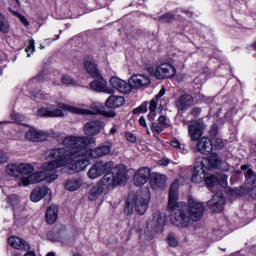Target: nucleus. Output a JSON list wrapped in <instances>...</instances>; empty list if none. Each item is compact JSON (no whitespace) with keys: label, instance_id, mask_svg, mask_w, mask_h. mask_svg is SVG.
Instances as JSON below:
<instances>
[{"label":"nucleus","instance_id":"f257e3e1","mask_svg":"<svg viewBox=\"0 0 256 256\" xmlns=\"http://www.w3.org/2000/svg\"><path fill=\"white\" fill-rule=\"evenodd\" d=\"M87 143H95L92 138L67 136L62 140V145L66 148H56L48 154V162L41 165V171L36 172L30 177L32 182L46 181L53 183L59 179L57 169L64 167L69 161H73L75 157L84 155L87 149Z\"/></svg>","mask_w":256,"mask_h":256},{"label":"nucleus","instance_id":"f03ea898","mask_svg":"<svg viewBox=\"0 0 256 256\" xmlns=\"http://www.w3.org/2000/svg\"><path fill=\"white\" fill-rule=\"evenodd\" d=\"M179 201V183L177 180L171 184L168 195V209L170 211V222L174 227L185 229L191 223V216L187 205Z\"/></svg>","mask_w":256,"mask_h":256},{"label":"nucleus","instance_id":"7ed1b4c3","mask_svg":"<svg viewBox=\"0 0 256 256\" xmlns=\"http://www.w3.org/2000/svg\"><path fill=\"white\" fill-rule=\"evenodd\" d=\"M59 109L75 113L76 115H104V117H115V111H104L103 107L97 103L90 105V109L77 108L65 104H59Z\"/></svg>","mask_w":256,"mask_h":256},{"label":"nucleus","instance_id":"20e7f679","mask_svg":"<svg viewBox=\"0 0 256 256\" xmlns=\"http://www.w3.org/2000/svg\"><path fill=\"white\" fill-rule=\"evenodd\" d=\"M165 225V215L160 211L154 213L153 217L148 220L146 227L144 229L145 235L148 236V239H153V236L163 229Z\"/></svg>","mask_w":256,"mask_h":256},{"label":"nucleus","instance_id":"39448f33","mask_svg":"<svg viewBox=\"0 0 256 256\" xmlns=\"http://www.w3.org/2000/svg\"><path fill=\"white\" fill-rule=\"evenodd\" d=\"M19 165V171H20V177L16 179V183H18V187H27V185H33L35 183H41V181L33 182L31 177L35 175L37 172L33 173L35 171V167L29 163H20Z\"/></svg>","mask_w":256,"mask_h":256},{"label":"nucleus","instance_id":"423d86ee","mask_svg":"<svg viewBox=\"0 0 256 256\" xmlns=\"http://www.w3.org/2000/svg\"><path fill=\"white\" fill-rule=\"evenodd\" d=\"M187 210L191 221L196 223L197 221H201V219H203V215L205 213V203L190 196L188 198Z\"/></svg>","mask_w":256,"mask_h":256},{"label":"nucleus","instance_id":"0eeeda50","mask_svg":"<svg viewBox=\"0 0 256 256\" xmlns=\"http://www.w3.org/2000/svg\"><path fill=\"white\" fill-rule=\"evenodd\" d=\"M89 145H95V142H89L86 144V150L84 154L75 157L76 159L72 164L69 165V169L71 171H74V173H81V171H84V169H87L89 165H91V156L88 152Z\"/></svg>","mask_w":256,"mask_h":256},{"label":"nucleus","instance_id":"6e6552de","mask_svg":"<svg viewBox=\"0 0 256 256\" xmlns=\"http://www.w3.org/2000/svg\"><path fill=\"white\" fill-rule=\"evenodd\" d=\"M148 73H153L156 79H172L176 75L177 69L170 63H162L157 66L155 71L153 68H148Z\"/></svg>","mask_w":256,"mask_h":256},{"label":"nucleus","instance_id":"1a4fd4ad","mask_svg":"<svg viewBox=\"0 0 256 256\" xmlns=\"http://www.w3.org/2000/svg\"><path fill=\"white\" fill-rule=\"evenodd\" d=\"M112 168H113V161L96 162L88 170L87 177L88 179H99V177H101L102 175H105V173H108V171H111Z\"/></svg>","mask_w":256,"mask_h":256},{"label":"nucleus","instance_id":"9d476101","mask_svg":"<svg viewBox=\"0 0 256 256\" xmlns=\"http://www.w3.org/2000/svg\"><path fill=\"white\" fill-rule=\"evenodd\" d=\"M133 205L138 215H145L149 208V192H137L133 199Z\"/></svg>","mask_w":256,"mask_h":256},{"label":"nucleus","instance_id":"9b49d317","mask_svg":"<svg viewBox=\"0 0 256 256\" xmlns=\"http://www.w3.org/2000/svg\"><path fill=\"white\" fill-rule=\"evenodd\" d=\"M104 127L105 124H103V122L99 120L87 122L83 128L84 134H86V136L82 137L93 139L95 143V138L93 137L99 135L101 133V129H103Z\"/></svg>","mask_w":256,"mask_h":256},{"label":"nucleus","instance_id":"f8f14e48","mask_svg":"<svg viewBox=\"0 0 256 256\" xmlns=\"http://www.w3.org/2000/svg\"><path fill=\"white\" fill-rule=\"evenodd\" d=\"M203 131H205V123L201 120H196L188 126L191 141H199L203 137Z\"/></svg>","mask_w":256,"mask_h":256},{"label":"nucleus","instance_id":"ddd939ff","mask_svg":"<svg viewBox=\"0 0 256 256\" xmlns=\"http://www.w3.org/2000/svg\"><path fill=\"white\" fill-rule=\"evenodd\" d=\"M221 159L215 153L210 154L207 158L202 161V165L207 169H220V171H229V165L224 164L221 166Z\"/></svg>","mask_w":256,"mask_h":256},{"label":"nucleus","instance_id":"4468645a","mask_svg":"<svg viewBox=\"0 0 256 256\" xmlns=\"http://www.w3.org/2000/svg\"><path fill=\"white\" fill-rule=\"evenodd\" d=\"M207 207L213 213H221L223 211V207H225V197L223 196V192L219 191L215 194L212 199L207 202Z\"/></svg>","mask_w":256,"mask_h":256},{"label":"nucleus","instance_id":"2eb2a0df","mask_svg":"<svg viewBox=\"0 0 256 256\" xmlns=\"http://www.w3.org/2000/svg\"><path fill=\"white\" fill-rule=\"evenodd\" d=\"M90 89L97 93H108L109 95L113 93V89L107 87V81L103 79L101 74L94 77V81L90 82Z\"/></svg>","mask_w":256,"mask_h":256},{"label":"nucleus","instance_id":"dca6fc26","mask_svg":"<svg viewBox=\"0 0 256 256\" xmlns=\"http://www.w3.org/2000/svg\"><path fill=\"white\" fill-rule=\"evenodd\" d=\"M150 187H152L154 191L165 189V187H167V177L165 174L157 172L150 174Z\"/></svg>","mask_w":256,"mask_h":256},{"label":"nucleus","instance_id":"f3484780","mask_svg":"<svg viewBox=\"0 0 256 256\" xmlns=\"http://www.w3.org/2000/svg\"><path fill=\"white\" fill-rule=\"evenodd\" d=\"M128 83H130L131 89H143L151 85V80L145 75L136 74L128 80Z\"/></svg>","mask_w":256,"mask_h":256},{"label":"nucleus","instance_id":"a211bd4d","mask_svg":"<svg viewBox=\"0 0 256 256\" xmlns=\"http://www.w3.org/2000/svg\"><path fill=\"white\" fill-rule=\"evenodd\" d=\"M110 85L113 87V89H116V91H119V93H123L125 95H128V93H131V83H127V81L122 80L119 77H112L110 78Z\"/></svg>","mask_w":256,"mask_h":256},{"label":"nucleus","instance_id":"6ab92c4d","mask_svg":"<svg viewBox=\"0 0 256 256\" xmlns=\"http://www.w3.org/2000/svg\"><path fill=\"white\" fill-rule=\"evenodd\" d=\"M149 177L151 178V169L148 167L140 168L134 175V185L136 187H143L149 181Z\"/></svg>","mask_w":256,"mask_h":256},{"label":"nucleus","instance_id":"aec40b11","mask_svg":"<svg viewBox=\"0 0 256 256\" xmlns=\"http://www.w3.org/2000/svg\"><path fill=\"white\" fill-rule=\"evenodd\" d=\"M8 245L17 251H31V245H29L23 238H19L17 236L8 238Z\"/></svg>","mask_w":256,"mask_h":256},{"label":"nucleus","instance_id":"412c9836","mask_svg":"<svg viewBox=\"0 0 256 256\" xmlns=\"http://www.w3.org/2000/svg\"><path fill=\"white\" fill-rule=\"evenodd\" d=\"M110 171H112L114 175V181L116 185L127 183V169L125 166H115V163L113 162V168Z\"/></svg>","mask_w":256,"mask_h":256},{"label":"nucleus","instance_id":"4be33fe9","mask_svg":"<svg viewBox=\"0 0 256 256\" xmlns=\"http://www.w3.org/2000/svg\"><path fill=\"white\" fill-rule=\"evenodd\" d=\"M112 147L113 146L108 143V144H104V145L98 146L95 149L90 150L89 146H88V155H90L91 159L105 157V155H109V153H111Z\"/></svg>","mask_w":256,"mask_h":256},{"label":"nucleus","instance_id":"5701e85b","mask_svg":"<svg viewBox=\"0 0 256 256\" xmlns=\"http://www.w3.org/2000/svg\"><path fill=\"white\" fill-rule=\"evenodd\" d=\"M47 195L51 197V189H49V187L47 186H41L35 188L31 192L30 199L31 201H33V203H39V201H41V199H43L44 197H47Z\"/></svg>","mask_w":256,"mask_h":256},{"label":"nucleus","instance_id":"b1692460","mask_svg":"<svg viewBox=\"0 0 256 256\" xmlns=\"http://www.w3.org/2000/svg\"><path fill=\"white\" fill-rule=\"evenodd\" d=\"M196 149L198 153H201L202 155H209V153L213 151V143H211V140L208 138L202 137L198 141Z\"/></svg>","mask_w":256,"mask_h":256},{"label":"nucleus","instance_id":"393cba45","mask_svg":"<svg viewBox=\"0 0 256 256\" xmlns=\"http://www.w3.org/2000/svg\"><path fill=\"white\" fill-rule=\"evenodd\" d=\"M25 138L28 139V141L37 143L39 141H45L47 139V134L35 128H30L29 131L26 132Z\"/></svg>","mask_w":256,"mask_h":256},{"label":"nucleus","instance_id":"a878e982","mask_svg":"<svg viewBox=\"0 0 256 256\" xmlns=\"http://www.w3.org/2000/svg\"><path fill=\"white\" fill-rule=\"evenodd\" d=\"M193 105V96L183 94L176 100V107L178 111H187L188 107Z\"/></svg>","mask_w":256,"mask_h":256},{"label":"nucleus","instance_id":"bb28decb","mask_svg":"<svg viewBox=\"0 0 256 256\" xmlns=\"http://www.w3.org/2000/svg\"><path fill=\"white\" fill-rule=\"evenodd\" d=\"M39 117H63V110L59 108H40L37 112Z\"/></svg>","mask_w":256,"mask_h":256},{"label":"nucleus","instance_id":"cd10ccee","mask_svg":"<svg viewBox=\"0 0 256 256\" xmlns=\"http://www.w3.org/2000/svg\"><path fill=\"white\" fill-rule=\"evenodd\" d=\"M46 223L48 225H53L56 223L57 218L59 217V208L55 205H51L46 210Z\"/></svg>","mask_w":256,"mask_h":256},{"label":"nucleus","instance_id":"c85d7f7f","mask_svg":"<svg viewBox=\"0 0 256 256\" xmlns=\"http://www.w3.org/2000/svg\"><path fill=\"white\" fill-rule=\"evenodd\" d=\"M106 174L103 176L102 181L98 184L102 185L104 187V190L107 191V189H111V187H115L117 183H115V174H113V171L105 172Z\"/></svg>","mask_w":256,"mask_h":256},{"label":"nucleus","instance_id":"c756f323","mask_svg":"<svg viewBox=\"0 0 256 256\" xmlns=\"http://www.w3.org/2000/svg\"><path fill=\"white\" fill-rule=\"evenodd\" d=\"M105 105L110 109H117V107H122V105H125V98L122 96L112 95L106 100Z\"/></svg>","mask_w":256,"mask_h":256},{"label":"nucleus","instance_id":"7c9ffc66","mask_svg":"<svg viewBox=\"0 0 256 256\" xmlns=\"http://www.w3.org/2000/svg\"><path fill=\"white\" fill-rule=\"evenodd\" d=\"M105 187L101 184H96L94 187H92L88 194L89 201H97L103 193H105Z\"/></svg>","mask_w":256,"mask_h":256},{"label":"nucleus","instance_id":"2f4dec72","mask_svg":"<svg viewBox=\"0 0 256 256\" xmlns=\"http://www.w3.org/2000/svg\"><path fill=\"white\" fill-rule=\"evenodd\" d=\"M246 181L247 183H251L252 190L250 191V195L253 199H256V174L252 169H248L246 172Z\"/></svg>","mask_w":256,"mask_h":256},{"label":"nucleus","instance_id":"473e14b6","mask_svg":"<svg viewBox=\"0 0 256 256\" xmlns=\"http://www.w3.org/2000/svg\"><path fill=\"white\" fill-rule=\"evenodd\" d=\"M84 67L87 73L93 78L99 77V75H101V73H99V70L97 69V64H95L93 60L84 61Z\"/></svg>","mask_w":256,"mask_h":256},{"label":"nucleus","instance_id":"72a5a7b5","mask_svg":"<svg viewBox=\"0 0 256 256\" xmlns=\"http://www.w3.org/2000/svg\"><path fill=\"white\" fill-rule=\"evenodd\" d=\"M203 179H205V170L202 166L195 167L194 173L192 175V182L199 184L203 182Z\"/></svg>","mask_w":256,"mask_h":256},{"label":"nucleus","instance_id":"f704fd0d","mask_svg":"<svg viewBox=\"0 0 256 256\" xmlns=\"http://www.w3.org/2000/svg\"><path fill=\"white\" fill-rule=\"evenodd\" d=\"M64 187L67 191H77L81 187V180L79 179H68L65 181Z\"/></svg>","mask_w":256,"mask_h":256},{"label":"nucleus","instance_id":"c9c22d12","mask_svg":"<svg viewBox=\"0 0 256 256\" xmlns=\"http://www.w3.org/2000/svg\"><path fill=\"white\" fill-rule=\"evenodd\" d=\"M6 173L10 177H15V179H19L20 176V170H19V164H8L6 166Z\"/></svg>","mask_w":256,"mask_h":256},{"label":"nucleus","instance_id":"e433bc0d","mask_svg":"<svg viewBox=\"0 0 256 256\" xmlns=\"http://www.w3.org/2000/svg\"><path fill=\"white\" fill-rule=\"evenodd\" d=\"M61 83L69 87L71 85H77V80L67 74H64L61 76Z\"/></svg>","mask_w":256,"mask_h":256},{"label":"nucleus","instance_id":"4c0bfd02","mask_svg":"<svg viewBox=\"0 0 256 256\" xmlns=\"http://www.w3.org/2000/svg\"><path fill=\"white\" fill-rule=\"evenodd\" d=\"M0 31L2 33H9V22L5 19V16L0 13Z\"/></svg>","mask_w":256,"mask_h":256},{"label":"nucleus","instance_id":"58836bf2","mask_svg":"<svg viewBox=\"0 0 256 256\" xmlns=\"http://www.w3.org/2000/svg\"><path fill=\"white\" fill-rule=\"evenodd\" d=\"M160 23H173L175 21V14L168 12L159 18Z\"/></svg>","mask_w":256,"mask_h":256},{"label":"nucleus","instance_id":"ea45409f","mask_svg":"<svg viewBox=\"0 0 256 256\" xmlns=\"http://www.w3.org/2000/svg\"><path fill=\"white\" fill-rule=\"evenodd\" d=\"M204 179L207 187H215V184L219 183V178H217L215 175L207 176Z\"/></svg>","mask_w":256,"mask_h":256},{"label":"nucleus","instance_id":"a19ab883","mask_svg":"<svg viewBox=\"0 0 256 256\" xmlns=\"http://www.w3.org/2000/svg\"><path fill=\"white\" fill-rule=\"evenodd\" d=\"M27 57H31V54L35 52V40H29L28 47L25 49Z\"/></svg>","mask_w":256,"mask_h":256},{"label":"nucleus","instance_id":"79ce46f5","mask_svg":"<svg viewBox=\"0 0 256 256\" xmlns=\"http://www.w3.org/2000/svg\"><path fill=\"white\" fill-rule=\"evenodd\" d=\"M168 243H169L170 247H177V245H179L177 238L173 234H169Z\"/></svg>","mask_w":256,"mask_h":256},{"label":"nucleus","instance_id":"37998d69","mask_svg":"<svg viewBox=\"0 0 256 256\" xmlns=\"http://www.w3.org/2000/svg\"><path fill=\"white\" fill-rule=\"evenodd\" d=\"M11 119H12L13 121H15L16 123H23L24 117H23L21 114H19V113L13 112V113L11 114Z\"/></svg>","mask_w":256,"mask_h":256},{"label":"nucleus","instance_id":"c03bdc74","mask_svg":"<svg viewBox=\"0 0 256 256\" xmlns=\"http://www.w3.org/2000/svg\"><path fill=\"white\" fill-rule=\"evenodd\" d=\"M152 131L155 133H162L164 126H162L160 123H152Z\"/></svg>","mask_w":256,"mask_h":256},{"label":"nucleus","instance_id":"a18cd8bd","mask_svg":"<svg viewBox=\"0 0 256 256\" xmlns=\"http://www.w3.org/2000/svg\"><path fill=\"white\" fill-rule=\"evenodd\" d=\"M218 183L223 187L224 189L227 187V175L222 174L218 177Z\"/></svg>","mask_w":256,"mask_h":256},{"label":"nucleus","instance_id":"49530a36","mask_svg":"<svg viewBox=\"0 0 256 256\" xmlns=\"http://www.w3.org/2000/svg\"><path fill=\"white\" fill-rule=\"evenodd\" d=\"M214 147H216V149H223V147H225V142H223V139L221 138H215Z\"/></svg>","mask_w":256,"mask_h":256},{"label":"nucleus","instance_id":"de8ad7c7","mask_svg":"<svg viewBox=\"0 0 256 256\" xmlns=\"http://www.w3.org/2000/svg\"><path fill=\"white\" fill-rule=\"evenodd\" d=\"M147 112V105H140L133 110L134 115Z\"/></svg>","mask_w":256,"mask_h":256},{"label":"nucleus","instance_id":"09e8293b","mask_svg":"<svg viewBox=\"0 0 256 256\" xmlns=\"http://www.w3.org/2000/svg\"><path fill=\"white\" fill-rule=\"evenodd\" d=\"M7 161H9V156L3 150H0V165L7 163Z\"/></svg>","mask_w":256,"mask_h":256},{"label":"nucleus","instance_id":"8fccbe9b","mask_svg":"<svg viewBox=\"0 0 256 256\" xmlns=\"http://www.w3.org/2000/svg\"><path fill=\"white\" fill-rule=\"evenodd\" d=\"M170 145H171V147H174L175 149H180V151H183V149H184V146L181 143H179L178 140H172Z\"/></svg>","mask_w":256,"mask_h":256},{"label":"nucleus","instance_id":"3c124183","mask_svg":"<svg viewBox=\"0 0 256 256\" xmlns=\"http://www.w3.org/2000/svg\"><path fill=\"white\" fill-rule=\"evenodd\" d=\"M8 199L11 205H17V203H19V198L15 194L10 195Z\"/></svg>","mask_w":256,"mask_h":256},{"label":"nucleus","instance_id":"603ef678","mask_svg":"<svg viewBox=\"0 0 256 256\" xmlns=\"http://www.w3.org/2000/svg\"><path fill=\"white\" fill-rule=\"evenodd\" d=\"M158 123L165 129L167 127V117L161 115L158 119Z\"/></svg>","mask_w":256,"mask_h":256},{"label":"nucleus","instance_id":"864d4df0","mask_svg":"<svg viewBox=\"0 0 256 256\" xmlns=\"http://www.w3.org/2000/svg\"><path fill=\"white\" fill-rule=\"evenodd\" d=\"M124 211L127 215H131V213H133V205L131 204V202L126 203Z\"/></svg>","mask_w":256,"mask_h":256},{"label":"nucleus","instance_id":"5fc2aeb1","mask_svg":"<svg viewBox=\"0 0 256 256\" xmlns=\"http://www.w3.org/2000/svg\"><path fill=\"white\" fill-rule=\"evenodd\" d=\"M191 115H193L194 117H199V115H201V108L199 107H194L191 109L190 111Z\"/></svg>","mask_w":256,"mask_h":256},{"label":"nucleus","instance_id":"6e6d98bb","mask_svg":"<svg viewBox=\"0 0 256 256\" xmlns=\"http://www.w3.org/2000/svg\"><path fill=\"white\" fill-rule=\"evenodd\" d=\"M149 111H157V100L152 99L150 101Z\"/></svg>","mask_w":256,"mask_h":256},{"label":"nucleus","instance_id":"4d7b16f0","mask_svg":"<svg viewBox=\"0 0 256 256\" xmlns=\"http://www.w3.org/2000/svg\"><path fill=\"white\" fill-rule=\"evenodd\" d=\"M126 139L130 143H135V141H137V137H135V135H133L131 133H126Z\"/></svg>","mask_w":256,"mask_h":256},{"label":"nucleus","instance_id":"13d9d810","mask_svg":"<svg viewBox=\"0 0 256 256\" xmlns=\"http://www.w3.org/2000/svg\"><path fill=\"white\" fill-rule=\"evenodd\" d=\"M44 79H45V74L41 73V74H38L36 77H34V78L32 79V81H38V82H40V81H43Z\"/></svg>","mask_w":256,"mask_h":256},{"label":"nucleus","instance_id":"bf43d9fd","mask_svg":"<svg viewBox=\"0 0 256 256\" xmlns=\"http://www.w3.org/2000/svg\"><path fill=\"white\" fill-rule=\"evenodd\" d=\"M159 165H162L163 167H167L169 165V159L163 158L158 161Z\"/></svg>","mask_w":256,"mask_h":256},{"label":"nucleus","instance_id":"052dcab7","mask_svg":"<svg viewBox=\"0 0 256 256\" xmlns=\"http://www.w3.org/2000/svg\"><path fill=\"white\" fill-rule=\"evenodd\" d=\"M139 125H141V127H145L147 128V122L145 121V117L141 116L139 119Z\"/></svg>","mask_w":256,"mask_h":256},{"label":"nucleus","instance_id":"680f3d73","mask_svg":"<svg viewBox=\"0 0 256 256\" xmlns=\"http://www.w3.org/2000/svg\"><path fill=\"white\" fill-rule=\"evenodd\" d=\"M163 95H165V88H162L159 93L155 96V99L157 101V99H161V97H163Z\"/></svg>","mask_w":256,"mask_h":256},{"label":"nucleus","instance_id":"e2e57ef3","mask_svg":"<svg viewBox=\"0 0 256 256\" xmlns=\"http://www.w3.org/2000/svg\"><path fill=\"white\" fill-rule=\"evenodd\" d=\"M20 21H21V23H23V25H25L26 27L29 25V22L27 21V18H25V16H21V17H20Z\"/></svg>","mask_w":256,"mask_h":256},{"label":"nucleus","instance_id":"0e129e2a","mask_svg":"<svg viewBox=\"0 0 256 256\" xmlns=\"http://www.w3.org/2000/svg\"><path fill=\"white\" fill-rule=\"evenodd\" d=\"M155 111H150V113L148 114V118L150 121H153V119H155Z\"/></svg>","mask_w":256,"mask_h":256},{"label":"nucleus","instance_id":"69168bd1","mask_svg":"<svg viewBox=\"0 0 256 256\" xmlns=\"http://www.w3.org/2000/svg\"><path fill=\"white\" fill-rule=\"evenodd\" d=\"M23 256H37L36 254H35V251H26V253L23 255Z\"/></svg>","mask_w":256,"mask_h":256},{"label":"nucleus","instance_id":"338daca9","mask_svg":"<svg viewBox=\"0 0 256 256\" xmlns=\"http://www.w3.org/2000/svg\"><path fill=\"white\" fill-rule=\"evenodd\" d=\"M116 133H117V127L114 126L113 128L110 129V134L115 135Z\"/></svg>","mask_w":256,"mask_h":256},{"label":"nucleus","instance_id":"774afa93","mask_svg":"<svg viewBox=\"0 0 256 256\" xmlns=\"http://www.w3.org/2000/svg\"><path fill=\"white\" fill-rule=\"evenodd\" d=\"M241 169H242V171H247V169H249V166H247V165H242V166H241Z\"/></svg>","mask_w":256,"mask_h":256}]
</instances>
